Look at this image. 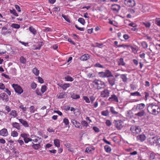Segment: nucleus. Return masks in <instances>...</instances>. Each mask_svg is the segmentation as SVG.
Wrapping results in <instances>:
<instances>
[{
    "label": "nucleus",
    "mask_w": 160,
    "mask_h": 160,
    "mask_svg": "<svg viewBox=\"0 0 160 160\" xmlns=\"http://www.w3.org/2000/svg\"><path fill=\"white\" fill-rule=\"evenodd\" d=\"M54 143L55 146L58 148L60 147V140L58 139H55L54 140Z\"/></svg>",
    "instance_id": "nucleus-23"
},
{
    "label": "nucleus",
    "mask_w": 160,
    "mask_h": 160,
    "mask_svg": "<svg viewBox=\"0 0 160 160\" xmlns=\"http://www.w3.org/2000/svg\"><path fill=\"white\" fill-rule=\"evenodd\" d=\"M47 87L45 85H43L41 87V91L42 93H44L47 90Z\"/></svg>",
    "instance_id": "nucleus-50"
},
{
    "label": "nucleus",
    "mask_w": 160,
    "mask_h": 160,
    "mask_svg": "<svg viewBox=\"0 0 160 160\" xmlns=\"http://www.w3.org/2000/svg\"><path fill=\"white\" fill-rule=\"evenodd\" d=\"M120 77L123 82H125L127 81L128 79L126 75L122 74L121 75Z\"/></svg>",
    "instance_id": "nucleus-35"
},
{
    "label": "nucleus",
    "mask_w": 160,
    "mask_h": 160,
    "mask_svg": "<svg viewBox=\"0 0 160 160\" xmlns=\"http://www.w3.org/2000/svg\"><path fill=\"white\" fill-rule=\"evenodd\" d=\"M109 92L108 90L105 89L102 91L101 93V96L103 97H107L109 96Z\"/></svg>",
    "instance_id": "nucleus-13"
},
{
    "label": "nucleus",
    "mask_w": 160,
    "mask_h": 160,
    "mask_svg": "<svg viewBox=\"0 0 160 160\" xmlns=\"http://www.w3.org/2000/svg\"><path fill=\"white\" fill-rule=\"evenodd\" d=\"M101 113L102 115L107 116L109 115V112L108 110H107L102 111Z\"/></svg>",
    "instance_id": "nucleus-41"
},
{
    "label": "nucleus",
    "mask_w": 160,
    "mask_h": 160,
    "mask_svg": "<svg viewBox=\"0 0 160 160\" xmlns=\"http://www.w3.org/2000/svg\"><path fill=\"white\" fill-rule=\"evenodd\" d=\"M0 98L2 99L3 101L4 102H7L9 100L8 95L5 92L0 94Z\"/></svg>",
    "instance_id": "nucleus-7"
},
{
    "label": "nucleus",
    "mask_w": 160,
    "mask_h": 160,
    "mask_svg": "<svg viewBox=\"0 0 160 160\" xmlns=\"http://www.w3.org/2000/svg\"><path fill=\"white\" fill-rule=\"evenodd\" d=\"M108 100L111 102H119L118 97L114 94L111 95Z\"/></svg>",
    "instance_id": "nucleus-8"
},
{
    "label": "nucleus",
    "mask_w": 160,
    "mask_h": 160,
    "mask_svg": "<svg viewBox=\"0 0 160 160\" xmlns=\"http://www.w3.org/2000/svg\"><path fill=\"white\" fill-rule=\"evenodd\" d=\"M94 149H93L91 147H88L86 148L85 152H87L88 153H91L92 150H94Z\"/></svg>",
    "instance_id": "nucleus-38"
},
{
    "label": "nucleus",
    "mask_w": 160,
    "mask_h": 160,
    "mask_svg": "<svg viewBox=\"0 0 160 160\" xmlns=\"http://www.w3.org/2000/svg\"><path fill=\"white\" fill-rule=\"evenodd\" d=\"M145 107V105L144 103H141L137 105L136 109L137 110L141 111L144 110L143 109Z\"/></svg>",
    "instance_id": "nucleus-18"
},
{
    "label": "nucleus",
    "mask_w": 160,
    "mask_h": 160,
    "mask_svg": "<svg viewBox=\"0 0 160 160\" xmlns=\"http://www.w3.org/2000/svg\"><path fill=\"white\" fill-rule=\"evenodd\" d=\"M41 139V138L35 136L34 137V139H32V141H33L35 142H37L39 140Z\"/></svg>",
    "instance_id": "nucleus-52"
},
{
    "label": "nucleus",
    "mask_w": 160,
    "mask_h": 160,
    "mask_svg": "<svg viewBox=\"0 0 160 160\" xmlns=\"http://www.w3.org/2000/svg\"><path fill=\"white\" fill-rule=\"evenodd\" d=\"M32 72L36 76H38L39 73V71L36 68H33L32 70Z\"/></svg>",
    "instance_id": "nucleus-31"
},
{
    "label": "nucleus",
    "mask_w": 160,
    "mask_h": 160,
    "mask_svg": "<svg viewBox=\"0 0 160 160\" xmlns=\"http://www.w3.org/2000/svg\"><path fill=\"white\" fill-rule=\"evenodd\" d=\"M123 122L121 120L116 121L115 123L116 128L118 130L121 129L123 127Z\"/></svg>",
    "instance_id": "nucleus-9"
},
{
    "label": "nucleus",
    "mask_w": 160,
    "mask_h": 160,
    "mask_svg": "<svg viewBox=\"0 0 160 160\" xmlns=\"http://www.w3.org/2000/svg\"><path fill=\"white\" fill-rule=\"evenodd\" d=\"M9 115L11 116H12L13 118H15L17 116L18 114L17 112V111L15 110H12L9 114Z\"/></svg>",
    "instance_id": "nucleus-21"
},
{
    "label": "nucleus",
    "mask_w": 160,
    "mask_h": 160,
    "mask_svg": "<svg viewBox=\"0 0 160 160\" xmlns=\"http://www.w3.org/2000/svg\"><path fill=\"white\" fill-rule=\"evenodd\" d=\"M44 31L46 32H52V30L51 28L47 27L45 28L44 30Z\"/></svg>",
    "instance_id": "nucleus-58"
},
{
    "label": "nucleus",
    "mask_w": 160,
    "mask_h": 160,
    "mask_svg": "<svg viewBox=\"0 0 160 160\" xmlns=\"http://www.w3.org/2000/svg\"><path fill=\"white\" fill-rule=\"evenodd\" d=\"M5 87L4 85L2 83H0V89L4 90L5 89Z\"/></svg>",
    "instance_id": "nucleus-60"
},
{
    "label": "nucleus",
    "mask_w": 160,
    "mask_h": 160,
    "mask_svg": "<svg viewBox=\"0 0 160 160\" xmlns=\"http://www.w3.org/2000/svg\"><path fill=\"white\" fill-rule=\"evenodd\" d=\"M145 113L144 110H142L141 111H140L138 113L135 114V115L139 117H142L144 115Z\"/></svg>",
    "instance_id": "nucleus-22"
},
{
    "label": "nucleus",
    "mask_w": 160,
    "mask_h": 160,
    "mask_svg": "<svg viewBox=\"0 0 160 160\" xmlns=\"http://www.w3.org/2000/svg\"><path fill=\"white\" fill-rule=\"evenodd\" d=\"M29 110L31 113H34L35 111V107L32 105L30 106Z\"/></svg>",
    "instance_id": "nucleus-47"
},
{
    "label": "nucleus",
    "mask_w": 160,
    "mask_h": 160,
    "mask_svg": "<svg viewBox=\"0 0 160 160\" xmlns=\"http://www.w3.org/2000/svg\"><path fill=\"white\" fill-rule=\"evenodd\" d=\"M11 26L13 28L18 29L20 28V25L17 24L12 23Z\"/></svg>",
    "instance_id": "nucleus-39"
},
{
    "label": "nucleus",
    "mask_w": 160,
    "mask_h": 160,
    "mask_svg": "<svg viewBox=\"0 0 160 160\" xmlns=\"http://www.w3.org/2000/svg\"><path fill=\"white\" fill-rule=\"evenodd\" d=\"M75 27L78 30L80 31H84V28H80L78 27V25H75Z\"/></svg>",
    "instance_id": "nucleus-59"
},
{
    "label": "nucleus",
    "mask_w": 160,
    "mask_h": 160,
    "mask_svg": "<svg viewBox=\"0 0 160 160\" xmlns=\"http://www.w3.org/2000/svg\"><path fill=\"white\" fill-rule=\"evenodd\" d=\"M18 132L15 131H13L11 132V136L13 137H17L18 136Z\"/></svg>",
    "instance_id": "nucleus-34"
},
{
    "label": "nucleus",
    "mask_w": 160,
    "mask_h": 160,
    "mask_svg": "<svg viewBox=\"0 0 160 160\" xmlns=\"http://www.w3.org/2000/svg\"><path fill=\"white\" fill-rule=\"evenodd\" d=\"M83 99L85 100L86 102L88 103L90 102L89 99L87 96H83Z\"/></svg>",
    "instance_id": "nucleus-56"
},
{
    "label": "nucleus",
    "mask_w": 160,
    "mask_h": 160,
    "mask_svg": "<svg viewBox=\"0 0 160 160\" xmlns=\"http://www.w3.org/2000/svg\"><path fill=\"white\" fill-rule=\"evenodd\" d=\"M8 135V130L6 128H3L1 130L0 136L3 137H7Z\"/></svg>",
    "instance_id": "nucleus-15"
},
{
    "label": "nucleus",
    "mask_w": 160,
    "mask_h": 160,
    "mask_svg": "<svg viewBox=\"0 0 160 160\" xmlns=\"http://www.w3.org/2000/svg\"><path fill=\"white\" fill-rule=\"evenodd\" d=\"M2 32L5 34L10 32L9 31H8V30H7V29L6 27H3L2 28Z\"/></svg>",
    "instance_id": "nucleus-42"
},
{
    "label": "nucleus",
    "mask_w": 160,
    "mask_h": 160,
    "mask_svg": "<svg viewBox=\"0 0 160 160\" xmlns=\"http://www.w3.org/2000/svg\"><path fill=\"white\" fill-rule=\"evenodd\" d=\"M81 125H82V127H87L88 126V123L85 120L82 121L81 122Z\"/></svg>",
    "instance_id": "nucleus-33"
},
{
    "label": "nucleus",
    "mask_w": 160,
    "mask_h": 160,
    "mask_svg": "<svg viewBox=\"0 0 160 160\" xmlns=\"http://www.w3.org/2000/svg\"><path fill=\"white\" fill-rule=\"evenodd\" d=\"M106 124L108 126H110L111 125V122L109 120H107L106 122Z\"/></svg>",
    "instance_id": "nucleus-64"
},
{
    "label": "nucleus",
    "mask_w": 160,
    "mask_h": 160,
    "mask_svg": "<svg viewBox=\"0 0 160 160\" xmlns=\"http://www.w3.org/2000/svg\"><path fill=\"white\" fill-rule=\"evenodd\" d=\"M155 155L156 154L153 152L151 153L149 157L150 160H157Z\"/></svg>",
    "instance_id": "nucleus-25"
},
{
    "label": "nucleus",
    "mask_w": 160,
    "mask_h": 160,
    "mask_svg": "<svg viewBox=\"0 0 160 160\" xmlns=\"http://www.w3.org/2000/svg\"><path fill=\"white\" fill-rule=\"evenodd\" d=\"M156 23L158 26H160V18H156Z\"/></svg>",
    "instance_id": "nucleus-61"
},
{
    "label": "nucleus",
    "mask_w": 160,
    "mask_h": 160,
    "mask_svg": "<svg viewBox=\"0 0 160 160\" xmlns=\"http://www.w3.org/2000/svg\"><path fill=\"white\" fill-rule=\"evenodd\" d=\"M70 86V84L69 83H64L60 86V87L64 90H66L67 88L69 87Z\"/></svg>",
    "instance_id": "nucleus-20"
},
{
    "label": "nucleus",
    "mask_w": 160,
    "mask_h": 160,
    "mask_svg": "<svg viewBox=\"0 0 160 160\" xmlns=\"http://www.w3.org/2000/svg\"><path fill=\"white\" fill-rule=\"evenodd\" d=\"M142 46L144 49L147 48L148 46V44L146 42L143 41L141 43Z\"/></svg>",
    "instance_id": "nucleus-48"
},
{
    "label": "nucleus",
    "mask_w": 160,
    "mask_h": 160,
    "mask_svg": "<svg viewBox=\"0 0 160 160\" xmlns=\"http://www.w3.org/2000/svg\"><path fill=\"white\" fill-rule=\"evenodd\" d=\"M120 8L119 5L115 4L112 5L111 9L114 12H117L119 10Z\"/></svg>",
    "instance_id": "nucleus-10"
},
{
    "label": "nucleus",
    "mask_w": 160,
    "mask_h": 160,
    "mask_svg": "<svg viewBox=\"0 0 160 160\" xmlns=\"http://www.w3.org/2000/svg\"><path fill=\"white\" fill-rule=\"evenodd\" d=\"M24 141L25 143H28L29 142L32 141V139L29 138V137L24 139Z\"/></svg>",
    "instance_id": "nucleus-51"
},
{
    "label": "nucleus",
    "mask_w": 160,
    "mask_h": 160,
    "mask_svg": "<svg viewBox=\"0 0 160 160\" xmlns=\"http://www.w3.org/2000/svg\"><path fill=\"white\" fill-rule=\"evenodd\" d=\"M130 48L131 49V50L132 52L134 53H137L138 51V49L135 47H134L132 46H131Z\"/></svg>",
    "instance_id": "nucleus-54"
},
{
    "label": "nucleus",
    "mask_w": 160,
    "mask_h": 160,
    "mask_svg": "<svg viewBox=\"0 0 160 160\" xmlns=\"http://www.w3.org/2000/svg\"><path fill=\"white\" fill-rule=\"evenodd\" d=\"M19 108L22 109L24 112L27 109L26 108V107H24L23 105H21L19 106Z\"/></svg>",
    "instance_id": "nucleus-62"
},
{
    "label": "nucleus",
    "mask_w": 160,
    "mask_h": 160,
    "mask_svg": "<svg viewBox=\"0 0 160 160\" xmlns=\"http://www.w3.org/2000/svg\"><path fill=\"white\" fill-rule=\"evenodd\" d=\"M63 122L65 125L67 126L69 125V122L68 119L67 118H65L63 120Z\"/></svg>",
    "instance_id": "nucleus-49"
},
{
    "label": "nucleus",
    "mask_w": 160,
    "mask_h": 160,
    "mask_svg": "<svg viewBox=\"0 0 160 160\" xmlns=\"http://www.w3.org/2000/svg\"><path fill=\"white\" fill-rule=\"evenodd\" d=\"M130 130L134 135L138 134L141 132V129L140 127L134 125L131 127Z\"/></svg>",
    "instance_id": "nucleus-2"
},
{
    "label": "nucleus",
    "mask_w": 160,
    "mask_h": 160,
    "mask_svg": "<svg viewBox=\"0 0 160 160\" xmlns=\"http://www.w3.org/2000/svg\"><path fill=\"white\" fill-rule=\"evenodd\" d=\"M12 125L13 128H16L18 130H20L21 129V126L18 123L16 122H13Z\"/></svg>",
    "instance_id": "nucleus-19"
},
{
    "label": "nucleus",
    "mask_w": 160,
    "mask_h": 160,
    "mask_svg": "<svg viewBox=\"0 0 160 160\" xmlns=\"http://www.w3.org/2000/svg\"><path fill=\"white\" fill-rule=\"evenodd\" d=\"M125 3L128 7H132L135 5L134 0H125Z\"/></svg>",
    "instance_id": "nucleus-6"
},
{
    "label": "nucleus",
    "mask_w": 160,
    "mask_h": 160,
    "mask_svg": "<svg viewBox=\"0 0 160 160\" xmlns=\"http://www.w3.org/2000/svg\"><path fill=\"white\" fill-rule=\"evenodd\" d=\"M65 79L67 81L72 82L74 80V79L69 75H67L65 77Z\"/></svg>",
    "instance_id": "nucleus-29"
},
{
    "label": "nucleus",
    "mask_w": 160,
    "mask_h": 160,
    "mask_svg": "<svg viewBox=\"0 0 160 160\" xmlns=\"http://www.w3.org/2000/svg\"><path fill=\"white\" fill-rule=\"evenodd\" d=\"M71 122L72 124L77 128L80 129H82V127L81 125V123L77 121L76 120L74 119H71Z\"/></svg>",
    "instance_id": "nucleus-4"
},
{
    "label": "nucleus",
    "mask_w": 160,
    "mask_h": 160,
    "mask_svg": "<svg viewBox=\"0 0 160 160\" xmlns=\"http://www.w3.org/2000/svg\"><path fill=\"white\" fill-rule=\"evenodd\" d=\"M89 56H88V55L85 54L83 55H82L80 59L82 61H84L87 60Z\"/></svg>",
    "instance_id": "nucleus-27"
},
{
    "label": "nucleus",
    "mask_w": 160,
    "mask_h": 160,
    "mask_svg": "<svg viewBox=\"0 0 160 160\" xmlns=\"http://www.w3.org/2000/svg\"><path fill=\"white\" fill-rule=\"evenodd\" d=\"M147 110L149 113L155 115H158L159 113V111L158 105L154 104L153 103H150L148 104Z\"/></svg>",
    "instance_id": "nucleus-1"
},
{
    "label": "nucleus",
    "mask_w": 160,
    "mask_h": 160,
    "mask_svg": "<svg viewBox=\"0 0 160 160\" xmlns=\"http://www.w3.org/2000/svg\"><path fill=\"white\" fill-rule=\"evenodd\" d=\"M110 110L113 114L117 115L118 113V112L115 111L114 108L113 107H110Z\"/></svg>",
    "instance_id": "nucleus-30"
},
{
    "label": "nucleus",
    "mask_w": 160,
    "mask_h": 160,
    "mask_svg": "<svg viewBox=\"0 0 160 160\" xmlns=\"http://www.w3.org/2000/svg\"><path fill=\"white\" fill-rule=\"evenodd\" d=\"M112 76V74L110 71L108 70H106L105 72H101V77L103 78L109 77Z\"/></svg>",
    "instance_id": "nucleus-5"
},
{
    "label": "nucleus",
    "mask_w": 160,
    "mask_h": 160,
    "mask_svg": "<svg viewBox=\"0 0 160 160\" xmlns=\"http://www.w3.org/2000/svg\"><path fill=\"white\" fill-rule=\"evenodd\" d=\"M17 118L18 119L19 122L21 123L24 127L25 128L29 127V124L27 121L22 119H18V118Z\"/></svg>",
    "instance_id": "nucleus-11"
},
{
    "label": "nucleus",
    "mask_w": 160,
    "mask_h": 160,
    "mask_svg": "<svg viewBox=\"0 0 160 160\" xmlns=\"http://www.w3.org/2000/svg\"><path fill=\"white\" fill-rule=\"evenodd\" d=\"M20 136L21 137H22L24 139L25 138H27L28 137H29V134L25 133H22L21 134Z\"/></svg>",
    "instance_id": "nucleus-45"
},
{
    "label": "nucleus",
    "mask_w": 160,
    "mask_h": 160,
    "mask_svg": "<svg viewBox=\"0 0 160 160\" xmlns=\"http://www.w3.org/2000/svg\"><path fill=\"white\" fill-rule=\"evenodd\" d=\"M10 12L16 17L18 16V14L17 13L16 10L14 9H10Z\"/></svg>",
    "instance_id": "nucleus-32"
},
{
    "label": "nucleus",
    "mask_w": 160,
    "mask_h": 160,
    "mask_svg": "<svg viewBox=\"0 0 160 160\" xmlns=\"http://www.w3.org/2000/svg\"><path fill=\"white\" fill-rule=\"evenodd\" d=\"M20 61L21 63L24 64L26 62V59L23 56H22L20 58Z\"/></svg>",
    "instance_id": "nucleus-46"
},
{
    "label": "nucleus",
    "mask_w": 160,
    "mask_h": 160,
    "mask_svg": "<svg viewBox=\"0 0 160 160\" xmlns=\"http://www.w3.org/2000/svg\"><path fill=\"white\" fill-rule=\"evenodd\" d=\"M67 94L65 92L59 93L57 95V98L58 99H62L67 97Z\"/></svg>",
    "instance_id": "nucleus-16"
},
{
    "label": "nucleus",
    "mask_w": 160,
    "mask_h": 160,
    "mask_svg": "<svg viewBox=\"0 0 160 160\" xmlns=\"http://www.w3.org/2000/svg\"><path fill=\"white\" fill-rule=\"evenodd\" d=\"M37 85L35 82H32L31 85V87L32 89H34L36 88Z\"/></svg>",
    "instance_id": "nucleus-57"
},
{
    "label": "nucleus",
    "mask_w": 160,
    "mask_h": 160,
    "mask_svg": "<svg viewBox=\"0 0 160 160\" xmlns=\"http://www.w3.org/2000/svg\"><path fill=\"white\" fill-rule=\"evenodd\" d=\"M108 81L109 83L111 86H112L115 84V78L112 75V76H111L108 78Z\"/></svg>",
    "instance_id": "nucleus-17"
},
{
    "label": "nucleus",
    "mask_w": 160,
    "mask_h": 160,
    "mask_svg": "<svg viewBox=\"0 0 160 160\" xmlns=\"http://www.w3.org/2000/svg\"><path fill=\"white\" fill-rule=\"evenodd\" d=\"M5 92H7L8 95L10 96L11 95V92L8 88H5Z\"/></svg>",
    "instance_id": "nucleus-63"
},
{
    "label": "nucleus",
    "mask_w": 160,
    "mask_h": 160,
    "mask_svg": "<svg viewBox=\"0 0 160 160\" xmlns=\"http://www.w3.org/2000/svg\"><path fill=\"white\" fill-rule=\"evenodd\" d=\"M146 136L144 134L138 135L137 137V139L138 141L140 142H143L146 139Z\"/></svg>",
    "instance_id": "nucleus-14"
},
{
    "label": "nucleus",
    "mask_w": 160,
    "mask_h": 160,
    "mask_svg": "<svg viewBox=\"0 0 160 160\" xmlns=\"http://www.w3.org/2000/svg\"><path fill=\"white\" fill-rule=\"evenodd\" d=\"M40 142H38V143L33 144L32 145V147L35 150H38L40 147Z\"/></svg>",
    "instance_id": "nucleus-28"
},
{
    "label": "nucleus",
    "mask_w": 160,
    "mask_h": 160,
    "mask_svg": "<svg viewBox=\"0 0 160 160\" xmlns=\"http://www.w3.org/2000/svg\"><path fill=\"white\" fill-rule=\"evenodd\" d=\"M118 63L119 65L124 66L126 64L125 63L123 59L122 58H120L118 62Z\"/></svg>",
    "instance_id": "nucleus-26"
},
{
    "label": "nucleus",
    "mask_w": 160,
    "mask_h": 160,
    "mask_svg": "<svg viewBox=\"0 0 160 160\" xmlns=\"http://www.w3.org/2000/svg\"><path fill=\"white\" fill-rule=\"evenodd\" d=\"M36 45H33L32 48L34 50L40 49L41 47L43 45V43L42 42H37Z\"/></svg>",
    "instance_id": "nucleus-12"
},
{
    "label": "nucleus",
    "mask_w": 160,
    "mask_h": 160,
    "mask_svg": "<svg viewBox=\"0 0 160 160\" xmlns=\"http://www.w3.org/2000/svg\"><path fill=\"white\" fill-rule=\"evenodd\" d=\"M29 31L33 35H35L37 34V31L32 26H30L29 27Z\"/></svg>",
    "instance_id": "nucleus-24"
},
{
    "label": "nucleus",
    "mask_w": 160,
    "mask_h": 160,
    "mask_svg": "<svg viewBox=\"0 0 160 160\" xmlns=\"http://www.w3.org/2000/svg\"><path fill=\"white\" fill-rule=\"evenodd\" d=\"M62 17L65 20H66L67 22H70V21L69 19L68 18V17L64 14H62Z\"/></svg>",
    "instance_id": "nucleus-53"
},
{
    "label": "nucleus",
    "mask_w": 160,
    "mask_h": 160,
    "mask_svg": "<svg viewBox=\"0 0 160 160\" xmlns=\"http://www.w3.org/2000/svg\"><path fill=\"white\" fill-rule=\"evenodd\" d=\"M60 8L59 7H55L53 8V11L55 12H59Z\"/></svg>",
    "instance_id": "nucleus-55"
},
{
    "label": "nucleus",
    "mask_w": 160,
    "mask_h": 160,
    "mask_svg": "<svg viewBox=\"0 0 160 160\" xmlns=\"http://www.w3.org/2000/svg\"><path fill=\"white\" fill-rule=\"evenodd\" d=\"M12 87L14 89L16 92L18 94H21L23 92V90L21 87L17 84H13L12 85Z\"/></svg>",
    "instance_id": "nucleus-3"
},
{
    "label": "nucleus",
    "mask_w": 160,
    "mask_h": 160,
    "mask_svg": "<svg viewBox=\"0 0 160 160\" xmlns=\"http://www.w3.org/2000/svg\"><path fill=\"white\" fill-rule=\"evenodd\" d=\"M114 43H115V44L116 45V46H118V47H130V46L129 45H123V44H122V45H119V46H118V42L116 41L115 42H114Z\"/></svg>",
    "instance_id": "nucleus-44"
},
{
    "label": "nucleus",
    "mask_w": 160,
    "mask_h": 160,
    "mask_svg": "<svg viewBox=\"0 0 160 160\" xmlns=\"http://www.w3.org/2000/svg\"><path fill=\"white\" fill-rule=\"evenodd\" d=\"M71 98L73 99H77L80 98V96L79 95L73 94L71 96Z\"/></svg>",
    "instance_id": "nucleus-40"
},
{
    "label": "nucleus",
    "mask_w": 160,
    "mask_h": 160,
    "mask_svg": "<svg viewBox=\"0 0 160 160\" xmlns=\"http://www.w3.org/2000/svg\"><path fill=\"white\" fill-rule=\"evenodd\" d=\"M131 96H141V95L138 92H131L130 93Z\"/></svg>",
    "instance_id": "nucleus-37"
},
{
    "label": "nucleus",
    "mask_w": 160,
    "mask_h": 160,
    "mask_svg": "<svg viewBox=\"0 0 160 160\" xmlns=\"http://www.w3.org/2000/svg\"><path fill=\"white\" fill-rule=\"evenodd\" d=\"M104 148L106 152H107L110 153L111 151V148L108 145L105 146Z\"/></svg>",
    "instance_id": "nucleus-36"
},
{
    "label": "nucleus",
    "mask_w": 160,
    "mask_h": 160,
    "mask_svg": "<svg viewBox=\"0 0 160 160\" xmlns=\"http://www.w3.org/2000/svg\"><path fill=\"white\" fill-rule=\"evenodd\" d=\"M78 21L83 25H84L85 23L84 19L82 18H79L78 19Z\"/></svg>",
    "instance_id": "nucleus-43"
}]
</instances>
